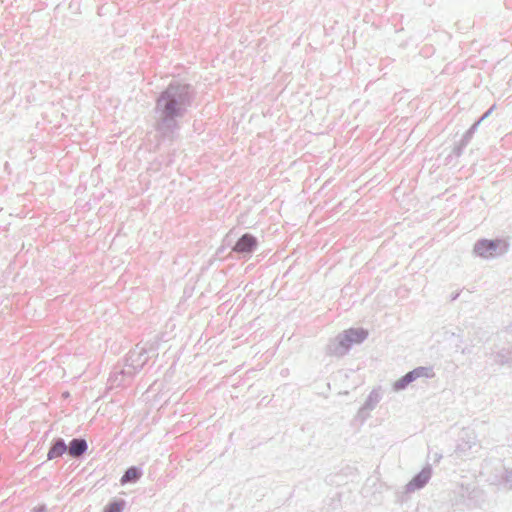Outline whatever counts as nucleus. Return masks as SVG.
Segmentation results:
<instances>
[{"mask_svg": "<svg viewBox=\"0 0 512 512\" xmlns=\"http://www.w3.org/2000/svg\"><path fill=\"white\" fill-rule=\"evenodd\" d=\"M432 475V464L426 463L423 469L417 473L406 485V492H414L426 486Z\"/></svg>", "mask_w": 512, "mask_h": 512, "instance_id": "1", "label": "nucleus"}, {"mask_svg": "<svg viewBox=\"0 0 512 512\" xmlns=\"http://www.w3.org/2000/svg\"><path fill=\"white\" fill-rule=\"evenodd\" d=\"M500 244V241L482 240L476 244L475 251L482 257H491L495 255Z\"/></svg>", "mask_w": 512, "mask_h": 512, "instance_id": "2", "label": "nucleus"}, {"mask_svg": "<svg viewBox=\"0 0 512 512\" xmlns=\"http://www.w3.org/2000/svg\"><path fill=\"white\" fill-rule=\"evenodd\" d=\"M367 337V331L361 328L349 329L345 331L342 344L349 346L351 344L360 343Z\"/></svg>", "mask_w": 512, "mask_h": 512, "instance_id": "3", "label": "nucleus"}, {"mask_svg": "<svg viewBox=\"0 0 512 512\" xmlns=\"http://www.w3.org/2000/svg\"><path fill=\"white\" fill-rule=\"evenodd\" d=\"M256 246V239L249 235H243L235 244L234 251L236 252H250Z\"/></svg>", "mask_w": 512, "mask_h": 512, "instance_id": "4", "label": "nucleus"}, {"mask_svg": "<svg viewBox=\"0 0 512 512\" xmlns=\"http://www.w3.org/2000/svg\"><path fill=\"white\" fill-rule=\"evenodd\" d=\"M142 476V470L141 468L137 466H131L122 475L120 479V483L122 485L128 484V483H136L140 477Z\"/></svg>", "mask_w": 512, "mask_h": 512, "instance_id": "5", "label": "nucleus"}, {"mask_svg": "<svg viewBox=\"0 0 512 512\" xmlns=\"http://www.w3.org/2000/svg\"><path fill=\"white\" fill-rule=\"evenodd\" d=\"M86 452L87 450H48L47 460L58 458L63 454H67L74 459H80Z\"/></svg>", "mask_w": 512, "mask_h": 512, "instance_id": "6", "label": "nucleus"}, {"mask_svg": "<svg viewBox=\"0 0 512 512\" xmlns=\"http://www.w3.org/2000/svg\"><path fill=\"white\" fill-rule=\"evenodd\" d=\"M125 505L124 499H114L104 507L103 512H123Z\"/></svg>", "mask_w": 512, "mask_h": 512, "instance_id": "7", "label": "nucleus"}, {"mask_svg": "<svg viewBox=\"0 0 512 512\" xmlns=\"http://www.w3.org/2000/svg\"><path fill=\"white\" fill-rule=\"evenodd\" d=\"M168 98H169V95H167V93L162 95L160 97V99L158 100V105L165 107V111H166V115L167 116H172L174 114L175 102L174 101H169Z\"/></svg>", "mask_w": 512, "mask_h": 512, "instance_id": "8", "label": "nucleus"}, {"mask_svg": "<svg viewBox=\"0 0 512 512\" xmlns=\"http://www.w3.org/2000/svg\"><path fill=\"white\" fill-rule=\"evenodd\" d=\"M418 376L415 371L406 374L400 381L397 382V388H404L408 383L413 381Z\"/></svg>", "mask_w": 512, "mask_h": 512, "instance_id": "9", "label": "nucleus"}, {"mask_svg": "<svg viewBox=\"0 0 512 512\" xmlns=\"http://www.w3.org/2000/svg\"><path fill=\"white\" fill-rule=\"evenodd\" d=\"M502 480L504 487L512 490V468L505 469Z\"/></svg>", "mask_w": 512, "mask_h": 512, "instance_id": "10", "label": "nucleus"}, {"mask_svg": "<svg viewBox=\"0 0 512 512\" xmlns=\"http://www.w3.org/2000/svg\"><path fill=\"white\" fill-rule=\"evenodd\" d=\"M442 457H443L442 454L437 451H435L433 453L429 452L427 455V463L431 464V462H432L433 464H436L442 459Z\"/></svg>", "mask_w": 512, "mask_h": 512, "instance_id": "11", "label": "nucleus"}, {"mask_svg": "<svg viewBox=\"0 0 512 512\" xmlns=\"http://www.w3.org/2000/svg\"><path fill=\"white\" fill-rule=\"evenodd\" d=\"M69 448H76V449L87 448V443H86V441L84 439H74L70 443V447Z\"/></svg>", "mask_w": 512, "mask_h": 512, "instance_id": "12", "label": "nucleus"}, {"mask_svg": "<svg viewBox=\"0 0 512 512\" xmlns=\"http://www.w3.org/2000/svg\"><path fill=\"white\" fill-rule=\"evenodd\" d=\"M32 511L33 512H46V506L45 505H40L38 507H35Z\"/></svg>", "mask_w": 512, "mask_h": 512, "instance_id": "13", "label": "nucleus"}, {"mask_svg": "<svg viewBox=\"0 0 512 512\" xmlns=\"http://www.w3.org/2000/svg\"><path fill=\"white\" fill-rule=\"evenodd\" d=\"M52 448L58 449V448H66L63 441H57Z\"/></svg>", "mask_w": 512, "mask_h": 512, "instance_id": "14", "label": "nucleus"}]
</instances>
